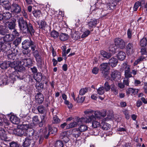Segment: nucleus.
I'll return each mask as SVG.
<instances>
[{
    "instance_id": "1",
    "label": "nucleus",
    "mask_w": 147,
    "mask_h": 147,
    "mask_svg": "<svg viewBox=\"0 0 147 147\" xmlns=\"http://www.w3.org/2000/svg\"><path fill=\"white\" fill-rule=\"evenodd\" d=\"M18 24L21 31L24 33H30L32 35L34 32L33 26L31 24H28L26 21L22 18H20L18 21Z\"/></svg>"
},
{
    "instance_id": "2",
    "label": "nucleus",
    "mask_w": 147,
    "mask_h": 147,
    "mask_svg": "<svg viewBox=\"0 0 147 147\" xmlns=\"http://www.w3.org/2000/svg\"><path fill=\"white\" fill-rule=\"evenodd\" d=\"M9 1L1 0L0 3L1 4L3 7L6 10H9L11 9V11L12 12L18 13L21 10V7L18 4L13 3L11 6H10L9 4Z\"/></svg>"
},
{
    "instance_id": "3",
    "label": "nucleus",
    "mask_w": 147,
    "mask_h": 147,
    "mask_svg": "<svg viewBox=\"0 0 147 147\" xmlns=\"http://www.w3.org/2000/svg\"><path fill=\"white\" fill-rule=\"evenodd\" d=\"M30 127L31 125L28 121L24 122L22 124L20 125L19 128L15 129L13 130V132L16 135L22 136L23 135H25L24 133L25 130Z\"/></svg>"
},
{
    "instance_id": "4",
    "label": "nucleus",
    "mask_w": 147,
    "mask_h": 147,
    "mask_svg": "<svg viewBox=\"0 0 147 147\" xmlns=\"http://www.w3.org/2000/svg\"><path fill=\"white\" fill-rule=\"evenodd\" d=\"M84 113L86 115V117L85 118L82 117L78 119V122L81 123L86 122L89 123L93 122L95 120V117L93 115V111L92 110H87L84 112Z\"/></svg>"
},
{
    "instance_id": "5",
    "label": "nucleus",
    "mask_w": 147,
    "mask_h": 147,
    "mask_svg": "<svg viewBox=\"0 0 147 147\" xmlns=\"http://www.w3.org/2000/svg\"><path fill=\"white\" fill-rule=\"evenodd\" d=\"M49 131H47V127L44 129V134L45 139H47L51 134H55L57 131V129L55 127H51L50 125H48Z\"/></svg>"
},
{
    "instance_id": "6",
    "label": "nucleus",
    "mask_w": 147,
    "mask_h": 147,
    "mask_svg": "<svg viewBox=\"0 0 147 147\" xmlns=\"http://www.w3.org/2000/svg\"><path fill=\"white\" fill-rule=\"evenodd\" d=\"M122 67L125 69V77L129 78L132 77V73L130 71V66L127 64V63H123Z\"/></svg>"
},
{
    "instance_id": "7",
    "label": "nucleus",
    "mask_w": 147,
    "mask_h": 147,
    "mask_svg": "<svg viewBox=\"0 0 147 147\" xmlns=\"http://www.w3.org/2000/svg\"><path fill=\"white\" fill-rule=\"evenodd\" d=\"M114 42L115 45L121 49H124L125 45V41L120 38H116L114 40Z\"/></svg>"
},
{
    "instance_id": "8",
    "label": "nucleus",
    "mask_w": 147,
    "mask_h": 147,
    "mask_svg": "<svg viewBox=\"0 0 147 147\" xmlns=\"http://www.w3.org/2000/svg\"><path fill=\"white\" fill-rule=\"evenodd\" d=\"M11 47V45L9 43L7 44V45H5L3 41V38L2 37L0 36V48L1 50L3 51H6Z\"/></svg>"
},
{
    "instance_id": "9",
    "label": "nucleus",
    "mask_w": 147,
    "mask_h": 147,
    "mask_svg": "<svg viewBox=\"0 0 147 147\" xmlns=\"http://www.w3.org/2000/svg\"><path fill=\"white\" fill-rule=\"evenodd\" d=\"M121 78L120 73L117 70H113L111 71V80L117 81Z\"/></svg>"
},
{
    "instance_id": "10",
    "label": "nucleus",
    "mask_w": 147,
    "mask_h": 147,
    "mask_svg": "<svg viewBox=\"0 0 147 147\" xmlns=\"http://www.w3.org/2000/svg\"><path fill=\"white\" fill-rule=\"evenodd\" d=\"M32 54L35 57L36 61L39 65H41L42 61L41 56L39 55L38 51L36 49L32 51Z\"/></svg>"
},
{
    "instance_id": "11",
    "label": "nucleus",
    "mask_w": 147,
    "mask_h": 147,
    "mask_svg": "<svg viewBox=\"0 0 147 147\" xmlns=\"http://www.w3.org/2000/svg\"><path fill=\"white\" fill-rule=\"evenodd\" d=\"M20 63L26 67H29L32 65V62L30 58L23 59L20 61Z\"/></svg>"
},
{
    "instance_id": "12",
    "label": "nucleus",
    "mask_w": 147,
    "mask_h": 147,
    "mask_svg": "<svg viewBox=\"0 0 147 147\" xmlns=\"http://www.w3.org/2000/svg\"><path fill=\"white\" fill-rule=\"evenodd\" d=\"M126 52L128 55L132 54L134 51V48L133 44L131 43H129L126 46Z\"/></svg>"
},
{
    "instance_id": "13",
    "label": "nucleus",
    "mask_w": 147,
    "mask_h": 147,
    "mask_svg": "<svg viewBox=\"0 0 147 147\" xmlns=\"http://www.w3.org/2000/svg\"><path fill=\"white\" fill-rule=\"evenodd\" d=\"M71 132L73 137L77 138L81 135V133L80 131L78 128L74 129L71 130L69 131V132Z\"/></svg>"
},
{
    "instance_id": "14",
    "label": "nucleus",
    "mask_w": 147,
    "mask_h": 147,
    "mask_svg": "<svg viewBox=\"0 0 147 147\" xmlns=\"http://www.w3.org/2000/svg\"><path fill=\"white\" fill-rule=\"evenodd\" d=\"M30 128H31V127L28 129L26 130H25V135L24 136H27V138H32L33 139V136H34V130L33 129Z\"/></svg>"
},
{
    "instance_id": "15",
    "label": "nucleus",
    "mask_w": 147,
    "mask_h": 147,
    "mask_svg": "<svg viewBox=\"0 0 147 147\" xmlns=\"http://www.w3.org/2000/svg\"><path fill=\"white\" fill-rule=\"evenodd\" d=\"M2 37L3 38V41L4 42L5 45H7L8 43H9L11 45V43L9 42L12 41L14 39V38L12 36L9 34H6L5 36Z\"/></svg>"
},
{
    "instance_id": "16",
    "label": "nucleus",
    "mask_w": 147,
    "mask_h": 147,
    "mask_svg": "<svg viewBox=\"0 0 147 147\" xmlns=\"http://www.w3.org/2000/svg\"><path fill=\"white\" fill-rule=\"evenodd\" d=\"M9 81L8 77L6 76H3L0 77V86H1L6 85L9 83Z\"/></svg>"
},
{
    "instance_id": "17",
    "label": "nucleus",
    "mask_w": 147,
    "mask_h": 147,
    "mask_svg": "<svg viewBox=\"0 0 147 147\" xmlns=\"http://www.w3.org/2000/svg\"><path fill=\"white\" fill-rule=\"evenodd\" d=\"M116 5L117 3L115 1L113 0H110L109 2L107 3L106 5L107 6V10H110L115 8Z\"/></svg>"
},
{
    "instance_id": "18",
    "label": "nucleus",
    "mask_w": 147,
    "mask_h": 147,
    "mask_svg": "<svg viewBox=\"0 0 147 147\" xmlns=\"http://www.w3.org/2000/svg\"><path fill=\"white\" fill-rule=\"evenodd\" d=\"M68 132V131L63 132L60 135V138L63 140L65 144H66L69 140L67 135Z\"/></svg>"
},
{
    "instance_id": "19",
    "label": "nucleus",
    "mask_w": 147,
    "mask_h": 147,
    "mask_svg": "<svg viewBox=\"0 0 147 147\" xmlns=\"http://www.w3.org/2000/svg\"><path fill=\"white\" fill-rule=\"evenodd\" d=\"M98 23L97 20L95 19H91L90 21L88 22V25L90 29H91L95 27L96 25Z\"/></svg>"
},
{
    "instance_id": "20",
    "label": "nucleus",
    "mask_w": 147,
    "mask_h": 147,
    "mask_svg": "<svg viewBox=\"0 0 147 147\" xmlns=\"http://www.w3.org/2000/svg\"><path fill=\"white\" fill-rule=\"evenodd\" d=\"M36 101L39 104L42 103L44 100L43 95L40 93H38L35 96Z\"/></svg>"
},
{
    "instance_id": "21",
    "label": "nucleus",
    "mask_w": 147,
    "mask_h": 147,
    "mask_svg": "<svg viewBox=\"0 0 147 147\" xmlns=\"http://www.w3.org/2000/svg\"><path fill=\"white\" fill-rule=\"evenodd\" d=\"M118 62L117 59L114 57H112L109 60L108 64L111 67H113L117 65Z\"/></svg>"
},
{
    "instance_id": "22",
    "label": "nucleus",
    "mask_w": 147,
    "mask_h": 147,
    "mask_svg": "<svg viewBox=\"0 0 147 147\" xmlns=\"http://www.w3.org/2000/svg\"><path fill=\"white\" fill-rule=\"evenodd\" d=\"M32 41L28 40H26L22 42V47L25 49H27L29 48L32 44Z\"/></svg>"
},
{
    "instance_id": "23",
    "label": "nucleus",
    "mask_w": 147,
    "mask_h": 147,
    "mask_svg": "<svg viewBox=\"0 0 147 147\" xmlns=\"http://www.w3.org/2000/svg\"><path fill=\"white\" fill-rule=\"evenodd\" d=\"M39 28L42 30H45L47 26L46 22L44 20H41L38 22Z\"/></svg>"
},
{
    "instance_id": "24",
    "label": "nucleus",
    "mask_w": 147,
    "mask_h": 147,
    "mask_svg": "<svg viewBox=\"0 0 147 147\" xmlns=\"http://www.w3.org/2000/svg\"><path fill=\"white\" fill-rule=\"evenodd\" d=\"M117 57L119 60L123 61L125 59L126 57V54L124 52L120 51L118 53Z\"/></svg>"
},
{
    "instance_id": "25",
    "label": "nucleus",
    "mask_w": 147,
    "mask_h": 147,
    "mask_svg": "<svg viewBox=\"0 0 147 147\" xmlns=\"http://www.w3.org/2000/svg\"><path fill=\"white\" fill-rule=\"evenodd\" d=\"M10 120L14 124H18L20 122V119L17 116L15 115H12L10 118Z\"/></svg>"
},
{
    "instance_id": "26",
    "label": "nucleus",
    "mask_w": 147,
    "mask_h": 147,
    "mask_svg": "<svg viewBox=\"0 0 147 147\" xmlns=\"http://www.w3.org/2000/svg\"><path fill=\"white\" fill-rule=\"evenodd\" d=\"M100 68L102 71L109 70V69L108 63H104L101 64L100 66Z\"/></svg>"
},
{
    "instance_id": "27",
    "label": "nucleus",
    "mask_w": 147,
    "mask_h": 147,
    "mask_svg": "<svg viewBox=\"0 0 147 147\" xmlns=\"http://www.w3.org/2000/svg\"><path fill=\"white\" fill-rule=\"evenodd\" d=\"M32 140V138H26L25 139V141L23 142V147H28L30 144L31 141Z\"/></svg>"
},
{
    "instance_id": "28",
    "label": "nucleus",
    "mask_w": 147,
    "mask_h": 147,
    "mask_svg": "<svg viewBox=\"0 0 147 147\" xmlns=\"http://www.w3.org/2000/svg\"><path fill=\"white\" fill-rule=\"evenodd\" d=\"M100 126L103 129L105 130L109 129L111 127L110 125L104 122H102L100 124Z\"/></svg>"
},
{
    "instance_id": "29",
    "label": "nucleus",
    "mask_w": 147,
    "mask_h": 147,
    "mask_svg": "<svg viewBox=\"0 0 147 147\" xmlns=\"http://www.w3.org/2000/svg\"><path fill=\"white\" fill-rule=\"evenodd\" d=\"M78 123L75 121H74L71 122L66 127V129H69L70 128H72L76 127L77 126V125L78 124H80V122H80H78Z\"/></svg>"
},
{
    "instance_id": "30",
    "label": "nucleus",
    "mask_w": 147,
    "mask_h": 147,
    "mask_svg": "<svg viewBox=\"0 0 147 147\" xmlns=\"http://www.w3.org/2000/svg\"><path fill=\"white\" fill-rule=\"evenodd\" d=\"M139 89H134L132 88H129L127 91V92L129 94H134L136 95L138 92Z\"/></svg>"
},
{
    "instance_id": "31",
    "label": "nucleus",
    "mask_w": 147,
    "mask_h": 147,
    "mask_svg": "<svg viewBox=\"0 0 147 147\" xmlns=\"http://www.w3.org/2000/svg\"><path fill=\"white\" fill-rule=\"evenodd\" d=\"M100 53L104 57L107 59L110 58L112 56L111 53H107L103 50L101 51Z\"/></svg>"
},
{
    "instance_id": "32",
    "label": "nucleus",
    "mask_w": 147,
    "mask_h": 147,
    "mask_svg": "<svg viewBox=\"0 0 147 147\" xmlns=\"http://www.w3.org/2000/svg\"><path fill=\"white\" fill-rule=\"evenodd\" d=\"M23 65H22L20 63V61L15 71H17L19 72H21L24 71L25 68L23 66Z\"/></svg>"
},
{
    "instance_id": "33",
    "label": "nucleus",
    "mask_w": 147,
    "mask_h": 147,
    "mask_svg": "<svg viewBox=\"0 0 147 147\" xmlns=\"http://www.w3.org/2000/svg\"><path fill=\"white\" fill-rule=\"evenodd\" d=\"M59 39L61 41H65L68 38V35L65 33H62L60 34L59 36Z\"/></svg>"
},
{
    "instance_id": "34",
    "label": "nucleus",
    "mask_w": 147,
    "mask_h": 147,
    "mask_svg": "<svg viewBox=\"0 0 147 147\" xmlns=\"http://www.w3.org/2000/svg\"><path fill=\"white\" fill-rule=\"evenodd\" d=\"M3 19L7 20H9L11 17V13L9 12H5L3 14Z\"/></svg>"
},
{
    "instance_id": "35",
    "label": "nucleus",
    "mask_w": 147,
    "mask_h": 147,
    "mask_svg": "<svg viewBox=\"0 0 147 147\" xmlns=\"http://www.w3.org/2000/svg\"><path fill=\"white\" fill-rule=\"evenodd\" d=\"M7 26L10 30L14 29L16 26V24L15 22L12 21L11 22H7Z\"/></svg>"
},
{
    "instance_id": "36",
    "label": "nucleus",
    "mask_w": 147,
    "mask_h": 147,
    "mask_svg": "<svg viewBox=\"0 0 147 147\" xmlns=\"http://www.w3.org/2000/svg\"><path fill=\"white\" fill-rule=\"evenodd\" d=\"M19 61H14L13 62L9 61V67L13 68L15 71Z\"/></svg>"
},
{
    "instance_id": "37",
    "label": "nucleus",
    "mask_w": 147,
    "mask_h": 147,
    "mask_svg": "<svg viewBox=\"0 0 147 147\" xmlns=\"http://www.w3.org/2000/svg\"><path fill=\"white\" fill-rule=\"evenodd\" d=\"M65 144L62 141L60 140L57 141L55 144V147H63L65 146H67V143Z\"/></svg>"
},
{
    "instance_id": "38",
    "label": "nucleus",
    "mask_w": 147,
    "mask_h": 147,
    "mask_svg": "<svg viewBox=\"0 0 147 147\" xmlns=\"http://www.w3.org/2000/svg\"><path fill=\"white\" fill-rule=\"evenodd\" d=\"M9 61H5L0 65V67L3 69H7L9 67Z\"/></svg>"
},
{
    "instance_id": "39",
    "label": "nucleus",
    "mask_w": 147,
    "mask_h": 147,
    "mask_svg": "<svg viewBox=\"0 0 147 147\" xmlns=\"http://www.w3.org/2000/svg\"><path fill=\"white\" fill-rule=\"evenodd\" d=\"M17 72L14 71L9 74V78L13 80H15L16 79L18 78V76H16Z\"/></svg>"
},
{
    "instance_id": "40",
    "label": "nucleus",
    "mask_w": 147,
    "mask_h": 147,
    "mask_svg": "<svg viewBox=\"0 0 147 147\" xmlns=\"http://www.w3.org/2000/svg\"><path fill=\"white\" fill-rule=\"evenodd\" d=\"M111 90L113 93L115 95H117L118 92V91L117 87L114 84L111 85Z\"/></svg>"
},
{
    "instance_id": "41",
    "label": "nucleus",
    "mask_w": 147,
    "mask_h": 147,
    "mask_svg": "<svg viewBox=\"0 0 147 147\" xmlns=\"http://www.w3.org/2000/svg\"><path fill=\"white\" fill-rule=\"evenodd\" d=\"M41 121L40 123H39L40 127L42 126L43 123H45L47 120V117L45 115H43L40 116Z\"/></svg>"
},
{
    "instance_id": "42",
    "label": "nucleus",
    "mask_w": 147,
    "mask_h": 147,
    "mask_svg": "<svg viewBox=\"0 0 147 147\" xmlns=\"http://www.w3.org/2000/svg\"><path fill=\"white\" fill-rule=\"evenodd\" d=\"M142 2L144 3H145V1L144 0H142L141 3L138 1L135 3L133 7V9L134 11H136L137 10L138 8L140 5L141 3Z\"/></svg>"
},
{
    "instance_id": "43",
    "label": "nucleus",
    "mask_w": 147,
    "mask_h": 147,
    "mask_svg": "<svg viewBox=\"0 0 147 147\" xmlns=\"http://www.w3.org/2000/svg\"><path fill=\"white\" fill-rule=\"evenodd\" d=\"M34 16L36 18L39 17L41 14V12L39 10H36L33 11Z\"/></svg>"
},
{
    "instance_id": "44",
    "label": "nucleus",
    "mask_w": 147,
    "mask_h": 147,
    "mask_svg": "<svg viewBox=\"0 0 147 147\" xmlns=\"http://www.w3.org/2000/svg\"><path fill=\"white\" fill-rule=\"evenodd\" d=\"M42 78V74L40 73H37L35 76V80L37 81H40Z\"/></svg>"
},
{
    "instance_id": "45",
    "label": "nucleus",
    "mask_w": 147,
    "mask_h": 147,
    "mask_svg": "<svg viewBox=\"0 0 147 147\" xmlns=\"http://www.w3.org/2000/svg\"><path fill=\"white\" fill-rule=\"evenodd\" d=\"M78 129L80 131V132L81 133L83 131H86L88 129V127L86 125H80Z\"/></svg>"
},
{
    "instance_id": "46",
    "label": "nucleus",
    "mask_w": 147,
    "mask_h": 147,
    "mask_svg": "<svg viewBox=\"0 0 147 147\" xmlns=\"http://www.w3.org/2000/svg\"><path fill=\"white\" fill-rule=\"evenodd\" d=\"M147 44V40L146 38H142L140 41V44L141 46L145 47Z\"/></svg>"
},
{
    "instance_id": "47",
    "label": "nucleus",
    "mask_w": 147,
    "mask_h": 147,
    "mask_svg": "<svg viewBox=\"0 0 147 147\" xmlns=\"http://www.w3.org/2000/svg\"><path fill=\"white\" fill-rule=\"evenodd\" d=\"M90 33V31L88 30H86L83 32L81 36L82 38H84L88 36Z\"/></svg>"
},
{
    "instance_id": "48",
    "label": "nucleus",
    "mask_w": 147,
    "mask_h": 147,
    "mask_svg": "<svg viewBox=\"0 0 147 147\" xmlns=\"http://www.w3.org/2000/svg\"><path fill=\"white\" fill-rule=\"evenodd\" d=\"M97 91L98 94L100 95L103 94L105 92V89L103 86L99 87Z\"/></svg>"
},
{
    "instance_id": "49",
    "label": "nucleus",
    "mask_w": 147,
    "mask_h": 147,
    "mask_svg": "<svg viewBox=\"0 0 147 147\" xmlns=\"http://www.w3.org/2000/svg\"><path fill=\"white\" fill-rule=\"evenodd\" d=\"M51 35L52 37L55 39L58 37L59 36V33L53 30L51 32Z\"/></svg>"
},
{
    "instance_id": "50",
    "label": "nucleus",
    "mask_w": 147,
    "mask_h": 147,
    "mask_svg": "<svg viewBox=\"0 0 147 147\" xmlns=\"http://www.w3.org/2000/svg\"><path fill=\"white\" fill-rule=\"evenodd\" d=\"M134 86H140L143 85L141 81L137 79L134 80Z\"/></svg>"
},
{
    "instance_id": "51",
    "label": "nucleus",
    "mask_w": 147,
    "mask_h": 147,
    "mask_svg": "<svg viewBox=\"0 0 147 147\" xmlns=\"http://www.w3.org/2000/svg\"><path fill=\"white\" fill-rule=\"evenodd\" d=\"M84 100V97L81 96L80 97L78 96L76 98V101L78 103H81L83 102Z\"/></svg>"
},
{
    "instance_id": "52",
    "label": "nucleus",
    "mask_w": 147,
    "mask_h": 147,
    "mask_svg": "<svg viewBox=\"0 0 147 147\" xmlns=\"http://www.w3.org/2000/svg\"><path fill=\"white\" fill-rule=\"evenodd\" d=\"M36 87L39 91H41L43 88V85L41 83H38L36 84Z\"/></svg>"
},
{
    "instance_id": "53",
    "label": "nucleus",
    "mask_w": 147,
    "mask_h": 147,
    "mask_svg": "<svg viewBox=\"0 0 147 147\" xmlns=\"http://www.w3.org/2000/svg\"><path fill=\"white\" fill-rule=\"evenodd\" d=\"M88 91L87 88H85L81 89L79 91V95H84Z\"/></svg>"
},
{
    "instance_id": "54",
    "label": "nucleus",
    "mask_w": 147,
    "mask_h": 147,
    "mask_svg": "<svg viewBox=\"0 0 147 147\" xmlns=\"http://www.w3.org/2000/svg\"><path fill=\"white\" fill-rule=\"evenodd\" d=\"M21 41V38L20 37H19L17 38L13 42V44L16 46H17L20 43Z\"/></svg>"
},
{
    "instance_id": "55",
    "label": "nucleus",
    "mask_w": 147,
    "mask_h": 147,
    "mask_svg": "<svg viewBox=\"0 0 147 147\" xmlns=\"http://www.w3.org/2000/svg\"><path fill=\"white\" fill-rule=\"evenodd\" d=\"M7 58L9 59L14 60L16 57V55L15 53H12L7 55Z\"/></svg>"
},
{
    "instance_id": "56",
    "label": "nucleus",
    "mask_w": 147,
    "mask_h": 147,
    "mask_svg": "<svg viewBox=\"0 0 147 147\" xmlns=\"http://www.w3.org/2000/svg\"><path fill=\"white\" fill-rule=\"evenodd\" d=\"M104 89L106 91H108L111 88V87L109 85V83L106 82H105L104 84Z\"/></svg>"
},
{
    "instance_id": "57",
    "label": "nucleus",
    "mask_w": 147,
    "mask_h": 147,
    "mask_svg": "<svg viewBox=\"0 0 147 147\" xmlns=\"http://www.w3.org/2000/svg\"><path fill=\"white\" fill-rule=\"evenodd\" d=\"M100 125V123L99 122L94 121L92 122V126L94 128H97Z\"/></svg>"
},
{
    "instance_id": "58",
    "label": "nucleus",
    "mask_w": 147,
    "mask_h": 147,
    "mask_svg": "<svg viewBox=\"0 0 147 147\" xmlns=\"http://www.w3.org/2000/svg\"><path fill=\"white\" fill-rule=\"evenodd\" d=\"M10 147H19L18 143L16 142L13 141L9 143Z\"/></svg>"
},
{
    "instance_id": "59",
    "label": "nucleus",
    "mask_w": 147,
    "mask_h": 147,
    "mask_svg": "<svg viewBox=\"0 0 147 147\" xmlns=\"http://www.w3.org/2000/svg\"><path fill=\"white\" fill-rule=\"evenodd\" d=\"M38 110L39 112L41 113H43L45 111V108L42 105H40L38 107Z\"/></svg>"
},
{
    "instance_id": "60",
    "label": "nucleus",
    "mask_w": 147,
    "mask_h": 147,
    "mask_svg": "<svg viewBox=\"0 0 147 147\" xmlns=\"http://www.w3.org/2000/svg\"><path fill=\"white\" fill-rule=\"evenodd\" d=\"M94 117H95V120L96 118L100 119V112L99 111H96L94 112Z\"/></svg>"
},
{
    "instance_id": "61",
    "label": "nucleus",
    "mask_w": 147,
    "mask_h": 147,
    "mask_svg": "<svg viewBox=\"0 0 147 147\" xmlns=\"http://www.w3.org/2000/svg\"><path fill=\"white\" fill-rule=\"evenodd\" d=\"M60 121V119L56 116H55L53 117L52 121V122L53 123H59Z\"/></svg>"
},
{
    "instance_id": "62",
    "label": "nucleus",
    "mask_w": 147,
    "mask_h": 147,
    "mask_svg": "<svg viewBox=\"0 0 147 147\" xmlns=\"http://www.w3.org/2000/svg\"><path fill=\"white\" fill-rule=\"evenodd\" d=\"M129 78L125 77L123 80V83L127 86H129Z\"/></svg>"
},
{
    "instance_id": "63",
    "label": "nucleus",
    "mask_w": 147,
    "mask_h": 147,
    "mask_svg": "<svg viewBox=\"0 0 147 147\" xmlns=\"http://www.w3.org/2000/svg\"><path fill=\"white\" fill-rule=\"evenodd\" d=\"M132 31V30L131 29L129 28L128 29L127 31V35L128 38H131Z\"/></svg>"
},
{
    "instance_id": "64",
    "label": "nucleus",
    "mask_w": 147,
    "mask_h": 147,
    "mask_svg": "<svg viewBox=\"0 0 147 147\" xmlns=\"http://www.w3.org/2000/svg\"><path fill=\"white\" fill-rule=\"evenodd\" d=\"M109 70H106L102 71V73L103 74V76L104 77L108 79L109 77L108 76L109 74Z\"/></svg>"
}]
</instances>
